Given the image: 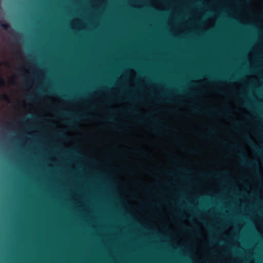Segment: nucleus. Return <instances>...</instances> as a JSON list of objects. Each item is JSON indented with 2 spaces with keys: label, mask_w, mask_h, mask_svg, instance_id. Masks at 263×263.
Instances as JSON below:
<instances>
[{
  "label": "nucleus",
  "mask_w": 263,
  "mask_h": 263,
  "mask_svg": "<svg viewBox=\"0 0 263 263\" xmlns=\"http://www.w3.org/2000/svg\"><path fill=\"white\" fill-rule=\"evenodd\" d=\"M56 114L60 117L69 118L71 120H78L87 118V115L86 113L84 112L81 114H73L68 110L62 109H58L56 111Z\"/></svg>",
  "instance_id": "obj_1"
},
{
  "label": "nucleus",
  "mask_w": 263,
  "mask_h": 263,
  "mask_svg": "<svg viewBox=\"0 0 263 263\" xmlns=\"http://www.w3.org/2000/svg\"><path fill=\"white\" fill-rule=\"evenodd\" d=\"M39 120V117L36 115H29L28 117L22 118L17 121V123L22 125H27L31 122H35Z\"/></svg>",
  "instance_id": "obj_2"
},
{
  "label": "nucleus",
  "mask_w": 263,
  "mask_h": 263,
  "mask_svg": "<svg viewBox=\"0 0 263 263\" xmlns=\"http://www.w3.org/2000/svg\"><path fill=\"white\" fill-rule=\"evenodd\" d=\"M203 112L209 116H221V112L215 108H208L203 110Z\"/></svg>",
  "instance_id": "obj_3"
},
{
  "label": "nucleus",
  "mask_w": 263,
  "mask_h": 263,
  "mask_svg": "<svg viewBox=\"0 0 263 263\" xmlns=\"http://www.w3.org/2000/svg\"><path fill=\"white\" fill-rule=\"evenodd\" d=\"M123 112L124 113H126V114L133 113V114H136V115L138 114V111L137 109H136V108H134V107L133 108H129L128 109H126L125 110H124Z\"/></svg>",
  "instance_id": "obj_4"
},
{
  "label": "nucleus",
  "mask_w": 263,
  "mask_h": 263,
  "mask_svg": "<svg viewBox=\"0 0 263 263\" xmlns=\"http://www.w3.org/2000/svg\"><path fill=\"white\" fill-rule=\"evenodd\" d=\"M251 134V135H263V133H224V134Z\"/></svg>",
  "instance_id": "obj_5"
},
{
  "label": "nucleus",
  "mask_w": 263,
  "mask_h": 263,
  "mask_svg": "<svg viewBox=\"0 0 263 263\" xmlns=\"http://www.w3.org/2000/svg\"><path fill=\"white\" fill-rule=\"evenodd\" d=\"M0 26L3 28L4 30H7L9 27V25L6 22L4 21H0Z\"/></svg>",
  "instance_id": "obj_6"
},
{
  "label": "nucleus",
  "mask_w": 263,
  "mask_h": 263,
  "mask_svg": "<svg viewBox=\"0 0 263 263\" xmlns=\"http://www.w3.org/2000/svg\"><path fill=\"white\" fill-rule=\"evenodd\" d=\"M192 111L194 113H200V112H201V110L200 109H199L198 108L195 107V106H193L192 108Z\"/></svg>",
  "instance_id": "obj_7"
},
{
  "label": "nucleus",
  "mask_w": 263,
  "mask_h": 263,
  "mask_svg": "<svg viewBox=\"0 0 263 263\" xmlns=\"http://www.w3.org/2000/svg\"><path fill=\"white\" fill-rule=\"evenodd\" d=\"M6 83L4 79L3 78H0V88L5 86Z\"/></svg>",
  "instance_id": "obj_8"
},
{
  "label": "nucleus",
  "mask_w": 263,
  "mask_h": 263,
  "mask_svg": "<svg viewBox=\"0 0 263 263\" xmlns=\"http://www.w3.org/2000/svg\"><path fill=\"white\" fill-rule=\"evenodd\" d=\"M2 99L5 100V101H8L9 100V98H8V96L7 94L6 93H4L2 95Z\"/></svg>",
  "instance_id": "obj_9"
},
{
  "label": "nucleus",
  "mask_w": 263,
  "mask_h": 263,
  "mask_svg": "<svg viewBox=\"0 0 263 263\" xmlns=\"http://www.w3.org/2000/svg\"><path fill=\"white\" fill-rule=\"evenodd\" d=\"M232 111V108L231 107H229L227 108V111H226V115L227 116L229 115V113Z\"/></svg>",
  "instance_id": "obj_10"
},
{
  "label": "nucleus",
  "mask_w": 263,
  "mask_h": 263,
  "mask_svg": "<svg viewBox=\"0 0 263 263\" xmlns=\"http://www.w3.org/2000/svg\"><path fill=\"white\" fill-rule=\"evenodd\" d=\"M245 164L248 166H251L253 165V163L252 162H244Z\"/></svg>",
  "instance_id": "obj_11"
},
{
  "label": "nucleus",
  "mask_w": 263,
  "mask_h": 263,
  "mask_svg": "<svg viewBox=\"0 0 263 263\" xmlns=\"http://www.w3.org/2000/svg\"><path fill=\"white\" fill-rule=\"evenodd\" d=\"M29 100H33V98L32 96H30L29 97Z\"/></svg>",
  "instance_id": "obj_12"
},
{
  "label": "nucleus",
  "mask_w": 263,
  "mask_h": 263,
  "mask_svg": "<svg viewBox=\"0 0 263 263\" xmlns=\"http://www.w3.org/2000/svg\"><path fill=\"white\" fill-rule=\"evenodd\" d=\"M184 229L185 230H186V231H189V229L187 227H186L184 228Z\"/></svg>",
  "instance_id": "obj_13"
},
{
  "label": "nucleus",
  "mask_w": 263,
  "mask_h": 263,
  "mask_svg": "<svg viewBox=\"0 0 263 263\" xmlns=\"http://www.w3.org/2000/svg\"><path fill=\"white\" fill-rule=\"evenodd\" d=\"M149 117L150 118H153V116H152V115H151H151H149Z\"/></svg>",
  "instance_id": "obj_14"
},
{
  "label": "nucleus",
  "mask_w": 263,
  "mask_h": 263,
  "mask_svg": "<svg viewBox=\"0 0 263 263\" xmlns=\"http://www.w3.org/2000/svg\"><path fill=\"white\" fill-rule=\"evenodd\" d=\"M214 242V240H212L211 243H213Z\"/></svg>",
  "instance_id": "obj_15"
},
{
  "label": "nucleus",
  "mask_w": 263,
  "mask_h": 263,
  "mask_svg": "<svg viewBox=\"0 0 263 263\" xmlns=\"http://www.w3.org/2000/svg\"><path fill=\"white\" fill-rule=\"evenodd\" d=\"M109 111H111V112H113L114 111V110H112V109H109Z\"/></svg>",
  "instance_id": "obj_16"
},
{
  "label": "nucleus",
  "mask_w": 263,
  "mask_h": 263,
  "mask_svg": "<svg viewBox=\"0 0 263 263\" xmlns=\"http://www.w3.org/2000/svg\"><path fill=\"white\" fill-rule=\"evenodd\" d=\"M245 105H246V106H248V107H249V106H248V104H245Z\"/></svg>",
  "instance_id": "obj_17"
},
{
  "label": "nucleus",
  "mask_w": 263,
  "mask_h": 263,
  "mask_svg": "<svg viewBox=\"0 0 263 263\" xmlns=\"http://www.w3.org/2000/svg\"><path fill=\"white\" fill-rule=\"evenodd\" d=\"M215 80V82H219V81L217 80Z\"/></svg>",
  "instance_id": "obj_18"
},
{
  "label": "nucleus",
  "mask_w": 263,
  "mask_h": 263,
  "mask_svg": "<svg viewBox=\"0 0 263 263\" xmlns=\"http://www.w3.org/2000/svg\"><path fill=\"white\" fill-rule=\"evenodd\" d=\"M254 114H256V115H257V112H254Z\"/></svg>",
  "instance_id": "obj_19"
}]
</instances>
